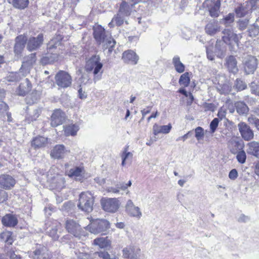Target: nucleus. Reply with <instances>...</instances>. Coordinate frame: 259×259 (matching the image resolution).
Listing matches in <instances>:
<instances>
[{"mask_svg":"<svg viewBox=\"0 0 259 259\" xmlns=\"http://www.w3.org/2000/svg\"><path fill=\"white\" fill-rule=\"evenodd\" d=\"M94 36L99 44L104 43V48L108 49V53L111 54L115 45V41L110 36L106 34L104 28L101 25L94 27Z\"/></svg>","mask_w":259,"mask_h":259,"instance_id":"f257e3e1","label":"nucleus"},{"mask_svg":"<svg viewBox=\"0 0 259 259\" xmlns=\"http://www.w3.org/2000/svg\"><path fill=\"white\" fill-rule=\"evenodd\" d=\"M102 67L103 64L99 56L94 55L87 61L85 70L89 73L93 72L94 76L93 80L96 82L101 78Z\"/></svg>","mask_w":259,"mask_h":259,"instance_id":"f03ea898","label":"nucleus"},{"mask_svg":"<svg viewBox=\"0 0 259 259\" xmlns=\"http://www.w3.org/2000/svg\"><path fill=\"white\" fill-rule=\"evenodd\" d=\"M94 203V197L91 192L86 191L80 194L77 204V207L79 209L89 213L93 210Z\"/></svg>","mask_w":259,"mask_h":259,"instance_id":"7ed1b4c3","label":"nucleus"},{"mask_svg":"<svg viewBox=\"0 0 259 259\" xmlns=\"http://www.w3.org/2000/svg\"><path fill=\"white\" fill-rule=\"evenodd\" d=\"M90 222V224L87 227V229L91 233L94 234H105L104 232H106L110 226V222L105 219L92 220Z\"/></svg>","mask_w":259,"mask_h":259,"instance_id":"20e7f679","label":"nucleus"},{"mask_svg":"<svg viewBox=\"0 0 259 259\" xmlns=\"http://www.w3.org/2000/svg\"><path fill=\"white\" fill-rule=\"evenodd\" d=\"M258 3V0H249L246 2L236 9L237 16L242 17L250 14L253 10L256 9Z\"/></svg>","mask_w":259,"mask_h":259,"instance_id":"39448f33","label":"nucleus"},{"mask_svg":"<svg viewBox=\"0 0 259 259\" xmlns=\"http://www.w3.org/2000/svg\"><path fill=\"white\" fill-rule=\"evenodd\" d=\"M101 204L105 211L114 213L118 210L120 202L116 198H103L101 200Z\"/></svg>","mask_w":259,"mask_h":259,"instance_id":"423d86ee","label":"nucleus"},{"mask_svg":"<svg viewBox=\"0 0 259 259\" xmlns=\"http://www.w3.org/2000/svg\"><path fill=\"white\" fill-rule=\"evenodd\" d=\"M223 33V40L226 44L229 45H233L236 44L237 47L239 46V40L242 38L241 34H237L230 29H226Z\"/></svg>","mask_w":259,"mask_h":259,"instance_id":"0eeeda50","label":"nucleus"},{"mask_svg":"<svg viewBox=\"0 0 259 259\" xmlns=\"http://www.w3.org/2000/svg\"><path fill=\"white\" fill-rule=\"evenodd\" d=\"M220 6V0H205L203 3V8L207 9L209 15L214 18L219 16Z\"/></svg>","mask_w":259,"mask_h":259,"instance_id":"6e6552de","label":"nucleus"},{"mask_svg":"<svg viewBox=\"0 0 259 259\" xmlns=\"http://www.w3.org/2000/svg\"><path fill=\"white\" fill-rule=\"evenodd\" d=\"M57 84L61 88H66L69 87L72 82L71 76L64 71H59L55 76Z\"/></svg>","mask_w":259,"mask_h":259,"instance_id":"1a4fd4ad","label":"nucleus"},{"mask_svg":"<svg viewBox=\"0 0 259 259\" xmlns=\"http://www.w3.org/2000/svg\"><path fill=\"white\" fill-rule=\"evenodd\" d=\"M125 210L126 213L131 217L140 220L142 217L141 208L136 206L131 199L128 200L126 202Z\"/></svg>","mask_w":259,"mask_h":259,"instance_id":"9d476101","label":"nucleus"},{"mask_svg":"<svg viewBox=\"0 0 259 259\" xmlns=\"http://www.w3.org/2000/svg\"><path fill=\"white\" fill-rule=\"evenodd\" d=\"M44 41L42 34H39L36 37H30L26 41L27 49L30 51H35L39 48Z\"/></svg>","mask_w":259,"mask_h":259,"instance_id":"9b49d317","label":"nucleus"},{"mask_svg":"<svg viewBox=\"0 0 259 259\" xmlns=\"http://www.w3.org/2000/svg\"><path fill=\"white\" fill-rule=\"evenodd\" d=\"M65 225L67 231L74 236L80 238L82 235H84L81 233L80 226L75 221L67 220Z\"/></svg>","mask_w":259,"mask_h":259,"instance_id":"f8f14e48","label":"nucleus"},{"mask_svg":"<svg viewBox=\"0 0 259 259\" xmlns=\"http://www.w3.org/2000/svg\"><path fill=\"white\" fill-rule=\"evenodd\" d=\"M15 179L10 175L2 174L0 175V188L11 190L16 184Z\"/></svg>","mask_w":259,"mask_h":259,"instance_id":"ddd939ff","label":"nucleus"},{"mask_svg":"<svg viewBox=\"0 0 259 259\" xmlns=\"http://www.w3.org/2000/svg\"><path fill=\"white\" fill-rule=\"evenodd\" d=\"M239 131L242 138L246 141L253 139L254 133L250 127L245 122H240L238 124Z\"/></svg>","mask_w":259,"mask_h":259,"instance_id":"4468645a","label":"nucleus"},{"mask_svg":"<svg viewBox=\"0 0 259 259\" xmlns=\"http://www.w3.org/2000/svg\"><path fill=\"white\" fill-rule=\"evenodd\" d=\"M257 66L256 58L253 56H247L244 61V69L245 72L247 74H252L256 70Z\"/></svg>","mask_w":259,"mask_h":259,"instance_id":"2eb2a0df","label":"nucleus"},{"mask_svg":"<svg viewBox=\"0 0 259 259\" xmlns=\"http://www.w3.org/2000/svg\"><path fill=\"white\" fill-rule=\"evenodd\" d=\"M122 256L127 259H137L140 255L141 249L132 245L124 247L122 250Z\"/></svg>","mask_w":259,"mask_h":259,"instance_id":"dca6fc26","label":"nucleus"},{"mask_svg":"<svg viewBox=\"0 0 259 259\" xmlns=\"http://www.w3.org/2000/svg\"><path fill=\"white\" fill-rule=\"evenodd\" d=\"M65 119V114L60 109L54 110L51 117V124L56 127L63 123Z\"/></svg>","mask_w":259,"mask_h":259,"instance_id":"f3484780","label":"nucleus"},{"mask_svg":"<svg viewBox=\"0 0 259 259\" xmlns=\"http://www.w3.org/2000/svg\"><path fill=\"white\" fill-rule=\"evenodd\" d=\"M70 151L67 149L64 145L59 144L56 145L52 150L50 155L52 158L54 159L63 158L65 155L69 153Z\"/></svg>","mask_w":259,"mask_h":259,"instance_id":"a211bd4d","label":"nucleus"},{"mask_svg":"<svg viewBox=\"0 0 259 259\" xmlns=\"http://www.w3.org/2000/svg\"><path fill=\"white\" fill-rule=\"evenodd\" d=\"M29 256L32 259H50L46 247L40 245L34 251L30 252Z\"/></svg>","mask_w":259,"mask_h":259,"instance_id":"6ab92c4d","label":"nucleus"},{"mask_svg":"<svg viewBox=\"0 0 259 259\" xmlns=\"http://www.w3.org/2000/svg\"><path fill=\"white\" fill-rule=\"evenodd\" d=\"M16 43L14 46V52L16 55H20L23 51L26 44L27 37L25 35H20L15 39Z\"/></svg>","mask_w":259,"mask_h":259,"instance_id":"aec40b11","label":"nucleus"},{"mask_svg":"<svg viewBox=\"0 0 259 259\" xmlns=\"http://www.w3.org/2000/svg\"><path fill=\"white\" fill-rule=\"evenodd\" d=\"M36 56L35 53H32L25 57L21 66V70H23L25 74L29 72L30 68L36 61Z\"/></svg>","mask_w":259,"mask_h":259,"instance_id":"412c9836","label":"nucleus"},{"mask_svg":"<svg viewBox=\"0 0 259 259\" xmlns=\"http://www.w3.org/2000/svg\"><path fill=\"white\" fill-rule=\"evenodd\" d=\"M122 59L126 63H130L133 65L137 64L139 57L135 52L132 50H127L122 54Z\"/></svg>","mask_w":259,"mask_h":259,"instance_id":"4be33fe9","label":"nucleus"},{"mask_svg":"<svg viewBox=\"0 0 259 259\" xmlns=\"http://www.w3.org/2000/svg\"><path fill=\"white\" fill-rule=\"evenodd\" d=\"M66 172L69 177L74 178L77 181H81L83 178L84 170L82 167H75L71 168Z\"/></svg>","mask_w":259,"mask_h":259,"instance_id":"5701e85b","label":"nucleus"},{"mask_svg":"<svg viewBox=\"0 0 259 259\" xmlns=\"http://www.w3.org/2000/svg\"><path fill=\"white\" fill-rule=\"evenodd\" d=\"M31 88L30 82L28 79L26 78L21 83L16 92L18 95L24 96L31 91Z\"/></svg>","mask_w":259,"mask_h":259,"instance_id":"b1692460","label":"nucleus"},{"mask_svg":"<svg viewBox=\"0 0 259 259\" xmlns=\"http://www.w3.org/2000/svg\"><path fill=\"white\" fill-rule=\"evenodd\" d=\"M79 130V125L76 123H71L63 126L64 134L66 137L76 136Z\"/></svg>","mask_w":259,"mask_h":259,"instance_id":"393cba45","label":"nucleus"},{"mask_svg":"<svg viewBox=\"0 0 259 259\" xmlns=\"http://www.w3.org/2000/svg\"><path fill=\"white\" fill-rule=\"evenodd\" d=\"M205 32L210 35H213L220 31V27L217 21L213 20L208 23L205 27Z\"/></svg>","mask_w":259,"mask_h":259,"instance_id":"a878e982","label":"nucleus"},{"mask_svg":"<svg viewBox=\"0 0 259 259\" xmlns=\"http://www.w3.org/2000/svg\"><path fill=\"white\" fill-rule=\"evenodd\" d=\"M93 244L100 248H107L110 247L111 241L108 237H98L94 240Z\"/></svg>","mask_w":259,"mask_h":259,"instance_id":"bb28decb","label":"nucleus"},{"mask_svg":"<svg viewBox=\"0 0 259 259\" xmlns=\"http://www.w3.org/2000/svg\"><path fill=\"white\" fill-rule=\"evenodd\" d=\"M171 128L172 126L170 123L165 125H159L155 123L153 126V133L155 136L159 134H167L170 132Z\"/></svg>","mask_w":259,"mask_h":259,"instance_id":"cd10ccee","label":"nucleus"},{"mask_svg":"<svg viewBox=\"0 0 259 259\" xmlns=\"http://www.w3.org/2000/svg\"><path fill=\"white\" fill-rule=\"evenodd\" d=\"M47 138L43 136H38L34 138L31 141V146L34 149H39L45 147L48 143Z\"/></svg>","mask_w":259,"mask_h":259,"instance_id":"c85d7f7f","label":"nucleus"},{"mask_svg":"<svg viewBox=\"0 0 259 259\" xmlns=\"http://www.w3.org/2000/svg\"><path fill=\"white\" fill-rule=\"evenodd\" d=\"M26 74H25V72L20 68L19 72L9 73L5 79L8 82L18 81Z\"/></svg>","mask_w":259,"mask_h":259,"instance_id":"c756f323","label":"nucleus"},{"mask_svg":"<svg viewBox=\"0 0 259 259\" xmlns=\"http://www.w3.org/2000/svg\"><path fill=\"white\" fill-rule=\"evenodd\" d=\"M247 153L257 158H259V142L252 141L247 144Z\"/></svg>","mask_w":259,"mask_h":259,"instance_id":"7c9ffc66","label":"nucleus"},{"mask_svg":"<svg viewBox=\"0 0 259 259\" xmlns=\"http://www.w3.org/2000/svg\"><path fill=\"white\" fill-rule=\"evenodd\" d=\"M2 223L7 227H14L17 224L18 220L15 215L7 214L2 218Z\"/></svg>","mask_w":259,"mask_h":259,"instance_id":"2f4dec72","label":"nucleus"},{"mask_svg":"<svg viewBox=\"0 0 259 259\" xmlns=\"http://www.w3.org/2000/svg\"><path fill=\"white\" fill-rule=\"evenodd\" d=\"M226 65L230 72L236 73L238 69L237 66V61L234 56H230L226 59Z\"/></svg>","mask_w":259,"mask_h":259,"instance_id":"473e14b6","label":"nucleus"},{"mask_svg":"<svg viewBox=\"0 0 259 259\" xmlns=\"http://www.w3.org/2000/svg\"><path fill=\"white\" fill-rule=\"evenodd\" d=\"M41 109L39 108L33 109L31 111L27 113L25 120L28 123L34 121L37 119L41 113Z\"/></svg>","mask_w":259,"mask_h":259,"instance_id":"72a5a7b5","label":"nucleus"},{"mask_svg":"<svg viewBox=\"0 0 259 259\" xmlns=\"http://www.w3.org/2000/svg\"><path fill=\"white\" fill-rule=\"evenodd\" d=\"M172 64L176 71L179 73H183L185 71V65L182 63L178 56H175L172 59Z\"/></svg>","mask_w":259,"mask_h":259,"instance_id":"f704fd0d","label":"nucleus"},{"mask_svg":"<svg viewBox=\"0 0 259 259\" xmlns=\"http://www.w3.org/2000/svg\"><path fill=\"white\" fill-rule=\"evenodd\" d=\"M58 58L56 54H47L42 57L40 62L42 65H47L54 62Z\"/></svg>","mask_w":259,"mask_h":259,"instance_id":"c9c22d12","label":"nucleus"},{"mask_svg":"<svg viewBox=\"0 0 259 259\" xmlns=\"http://www.w3.org/2000/svg\"><path fill=\"white\" fill-rule=\"evenodd\" d=\"M131 6L125 1H123L120 5L118 13L124 16H128L131 13Z\"/></svg>","mask_w":259,"mask_h":259,"instance_id":"e433bc0d","label":"nucleus"},{"mask_svg":"<svg viewBox=\"0 0 259 259\" xmlns=\"http://www.w3.org/2000/svg\"><path fill=\"white\" fill-rule=\"evenodd\" d=\"M124 16L118 13L112 19L111 21L109 23V26L110 27H113L115 25L120 26L123 23Z\"/></svg>","mask_w":259,"mask_h":259,"instance_id":"4c0bfd02","label":"nucleus"},{"mask_svg":"<svg viewBox=\"0 0 259 259\" xmlns=\"http://www.w3.org/2000/svg\"><path fill=\"white\" fill-rule=\"evenodd\" d=\"M54 225V226L50 230L49 235L53 239L56 240H57L59 237L58 229L60 227V224L57 221H55Z\"/></svg>","mask_w":259,"mask_h":259,"instance_id":"58836bf2","label":"nucleus"},{"mask_svg":"<svg viewBox=\"0 0 259 259\" xmlns=\"http://www.w3.org/2000/svg\"><path fill=\"white\" fill-rule=\"evenodd\" d=\"M128 146H126L121 154L122 166H124L125 165L126 160H132L133 158V154L132 153L128 151Z\"/></svg>","mask_w":259,"mask_h":259,"instance_id":"ea45409f","label":"nucleus"},{"mask_svg":"<svg viewBox=\"0 0 259 259\" xmlns=\"http://www.w3.org/2000/svg\"><path fill=\"white\" fill-rule=\"evenodd\" d=\"M236 111L239 114H244L247 113L248 108L243 102H237L235 104Z\"/></svg>","mask_w":259,"mask_h":259,"instance_id":"a19ab883","label":"nucleus"},{"mask_svg":"<svg viewBox=\"0 0 259 259\" xmlns=\"http://www.w3.org/2000/svg\"><path fill=\"white\" fill-rule=\"evenodd\" d=\"M190 74L188 72H185L180 76L179 82L181 85L184 87H188L190 84Z\"/></svg>","mask_w":259,"mask_h":259,"instance_id":"79ce46f5","label":"nucleus"},{"mask_svg":"<svg viewBox=\"0 0 259 259\" xmlns=\"http://www.w3.org/2000/svg\"><path fill=\"white\" fill-rule=\"evenodd\" d=\"M28 0H13V5L16 8L23 9L27 7Z\"/></svg>","mask_w":259,"mask_h":259,"instance_id":"37998d69","label":"nucleus"},{"mask_svg":"<svg viewBox=\"0 0 259 259\" xmlns=\"http://www.w3.org/2000/svg\"><path fill=\"white\" fill-rule=\"evenodd\" d=\"M62 39L61 36L58 35L55 38H53L48 44V48L50 50L52 49L56 48L59 46L61 44V40Z\"/></svg>","mask_w":259,"mask_h":259,"instance_id":"c03bdc74","label":"nucleus"},{"mask_svg":"<svg viewBox=\"0 0 259 259\" xmlns=\"http://www.w3.org/2000/svg\"><path fill=\"white\" fill-rule=\"evenodd\" d=\"M249 35L251 37H255L259 34V26L254 24L248 29Z\"/></svg>","mask_w":259,"mask_h":259,"instance_id":"a18cd8bd","label":"nucleus"},{"mask_svg":"<svg viewBox=\"0 0 259 259\" xmlns=\"http://www.w3.org/2000/svg\"><path fill=\"white\" fill-rule=\"evenodd\" d=\"M195 136L197 140H202L204 136V130L200 126H198L195 129Z\"/></svg>","mask_w":259,"mask_h":259,"instance_id":"49530a36","label":"nucleus"},{"mask_svg":"<svg viewBox=\"0 0 259 259\" xmlns=\"http://www.w3.org/2000/svg\"><path fill=\"white\" fill-rule=\"evenodd\" d=\"M236 158L239 163L243 164L245 162L246 159V155L244 150L239 151L236 155Z\"/></svg>","mask_w":259,"mask_h":259,"instance_id":"de8ad7c7","label":"nucleus"},{"mask_svg":"<svg viewBox=\"0 0 259 259\" xmlns=\"http://www.w3.org/2000/svg\"><path fill=\"white\" fill-rule=\"evenodd\" d=\"M75 253L77 256V259H92L91 254L79 250L75 251Z\"/></svg>","mask_w":259,"mask_h":259,"instance_id":"09e8293b","label":"nucleus"},{"mask_svg":"<svg viewBox=\"0 0 259 259\" xmlns=\"http://www.w3.org/2000/svg\"><path fill=\"white\" fill-rule=\"evenodd\" d=\"M222 20L225 25H228L233 22L234 20V14L233 13H229L225 16Z\"/></svg>","mask_w":259,"mask_h":259,"instance_id":"8fccbe9b","label":"nucleus"},{"mask_svg":"<svg viewBox=\"0 0 259 259\" xmlns=\"http://www.w3.org/2000/svg\"><path fill=\"white\" fill-rule=\"evenodd\" d=\"M248 121L250 124L254 125L255 127L259 130V119L251 116L248 117Z\"/></svg>","mask_w":259,"mask_h":259,"instance_id":"3c124183","label":"nucleus"},{"mask_svg":"<svg viewBox=\"0 0 259 259\" xmlns=\"http://www.w3.org/2000/svg\"><path fill=\"white\" fill-rule=\"evenodd\" d=\"M235 86L238 91H242L246 88V84L241 79H237L236 80Z\"/></svg>","mask_w":259,"mask_h":259,"instance_id":"603ef678","label":"nucleus"},{"mask_svg":"<svg viewBox=\"0 0 259 259\" xmlns=\"http://www.w3.org/2000/svg\"><path fill=\"white\" fill-rule=\"evenodd\" d=\"M102 259H116V257H111L110 255L106 251H100L95 253Z\"/></svg>","mask_w":259,"mask_h":259,"instance_id":"864d4df0","label":"nucleus"},{"mask_svg":"<svg viewBox=\"0 0 259 259\" xmlns=\"http://www.w3.org/2000/svg\"><path fill=\"white\" fill-rule=\"evenodd\" d=\"M249 20L247 18L240 20L238 21V26L240 30H244L247 26Z\"/></svg>","mask_w":259,"mask_h":259,"instance_id":"5fc2aeb1","label":"nucleus"},{"mask_svg":"<svg viewBox=\"0 0 259 259\" xmlns=\"http://www.w3.org/2000/svg\"><path fill=\"white\" fill-rule=\"evenodd\" d=\"M219 122V119L217 118H214L210 123L211 132L214 133L216 130Z\"/></svg>","mask_w":259,"mask_h":259,"instance_id":"6e6d98bb","label":"nucleus"},{"mask_svg":"<svg viewBox=\"0 0 259 259\" xmlns=\"http://www.w3.org/2000/svg\"><path fill=\"white\" fill-rule=\"evenodd\" d=\"M11 234L10 232H3L0 234V238L2 239H5L6 238V241L11 244L12 242V239L11 238Z\"/></svg>","mask_w":259,"mask_h":259,"instance_id":"4d7b16f0","label":"nucleus"},{"mask_svg":"<svg viewBox=\"0 0 259 259\" xmlns=\"http://www.w3.org/2000/svg\"><path fill=\"white\" fill-rule=\"evenodd\" d=\"M8 198V193L0 189V203L6 201Z\"/></svg>","mask_w":259,"mask_h":259,"instance_id":"13d9d810","label":"nucleus"},{"mask_svg":"<svg viewBox=\"0 0 259 259\" xmlns=\"http://www.w3.org/2000/svg\"><path fill=\"white\" fill-rule=\"evenodd\" d=\"M8 109V105L4 102H1L0 103V117L3 116Z\"/></svg>","mask_w":259,"mask_h":259,"instance_id":"bf43d9fd","label":"nucleus"},{"mask_svg":"<svg viewBox=\"0 0 259 259\" xmlns=\"http://www.w3.org/2000/svg\"><path fill=\"white\" fill-rule=\"evenodd\" d=\"M251 91L252 93L259 96V84H256L254 83H251Z\"/></svg>","mask_w":259,"mask_h":259,"instance_id":"052dcab7","label":"nucleus"},{"mask_svg":"<svg viewBox=\"0 0 259 259\" xmlns=\"http://www.w3.org/2000/svg\"><path fill=\"white\" fill-rule=\"evenodd\" d=\"M206 49L207 58L211 61L213 60L214 59V55L211 50V48L206 47Z\"/></svg>","mask_w":259,"mask_h":259,"instance_id":"680f3d73","label":"nucleus"},{"mask_svg":"<svg viewBox=\"0 0 259 259\" xmlns=\"http://www.w3.org/2000/svg\"><path fill=\"white\" fill-rule=\"evenodd\" d=\"M132 185V182L131 181H129L127 183H120L119 184H117V186L118 188H119V190H125L128 187H130Z\"/></svg>","mask_w":259,"mask_h":259,"instance_id":"e2e57ef3","label":"nucleus"},{"mask_svg":"<svg viewBox=\"0 0 259 259\" xmlns=\"http://www.w3.org/2000/svg\"><path fill=\"white\" fill-rule=\"evenodd\" d=\"M238 176V172L236 169H232L229 174V178L231 180H235L237 178Z\"/></svg>","mask_w":259,"mask_h":259,"instance_id":"0e129e2a","label":"nucleus"},{"mask_svg":"<svg viewBox=\"0 0 259 259\" xmlns=\"http://www.w3.org/2000/svg\"><path fill=\"white\" fill-rule=\"evenodd\" d=\"M73 203L71 202H66L64 203L63 207L62 208V210H69L73 207Z\"/></svg>","mask_w":259,"mask_h":259,"instance_id":"69168bd1","label":"nucleus"},{"mask_svg":"<svg viewBox=\"0 0 259 259\" xmlns=\"http://www.w3.org/2000/svg\"><path fill=\"white\" fill-rule=\"evenodd\" d=\"M190 134H191V132H189L186 134L184 135V136L179 137V138H178L177 139L176 141H183V142H184L186 139H187L189 138V137L190 136Z\"/></svg>","mask_w":259,"mask_h":259,"instance_id":"338daca9","label":"nucleus"},{"mask_svg":"<svg viewBox=\"0 0 259 259\" xmlns=\"http://www.w3.org/2000/svg\"><path fill=\"white\" fill-rule=\"evenodd\" d=\"M78 96L80 99H84L87 98V95L85 92H83L82 89L80 88L78 90Z\"/></svg>","mask_w":259,"mask_h":259,"instance_id":"774afa93","label":"nucleus"}]
</instances>
